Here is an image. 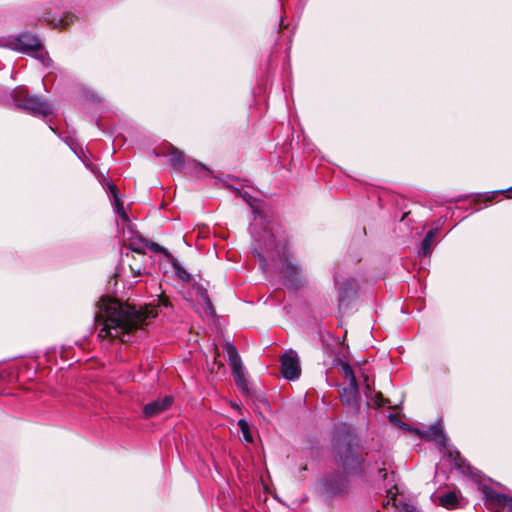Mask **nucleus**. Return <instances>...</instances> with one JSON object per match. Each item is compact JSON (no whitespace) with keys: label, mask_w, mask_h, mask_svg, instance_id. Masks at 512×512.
Instances as JSON below:
<instances>
[{"label":"nucleus","mask_w":512,"mask_h":512,"mask_svg":"<svg viewBox=\"0 0 512 512\" xmlns=\"http://www.w3.org/2000/svg\"><path fill=\"white\" fill-rule=\"evenodd\" d=\"M101 303L95 316L96 325H102L98 333L101 339L118 338L121 342H130L135 331L149 325L158 315L152 305L136 307L112 299H102Z\"/></svg>","instance_id":"1"},{"label":"nucleus","mask_w":512,"mask_h":512,"mask_svg":"<svg viewBox=\"0 0 512 512\" xmlns=\"http://www.w3.org/2000/svg\"><path fill=\"white\" fill-rule=\"evenodd\" d=\"M223 350L227 354L228 362L232 369L235 383L238 388L241 389L243 394L251 399L254 413L257 416H265L268 413H272L268 400L262 394L252 391L251 387L249 386V382L245 376L242 360L236 347L231 342H226L223 345Z\"/></svg>","instance_id":"2"},{"label":"nucleus","mask_w":512,"mask_h":512,"mask_svg":"<svg viewBox=\"0 0 512 512\" xmlns=\"http://www.w3.org/2000/svg\"><path fill=\"white\" fill-rule=\"evenodd\" d=\"M354 436L346 427H340L333 432V449L348 473H356L361 470L362 460L353 447Z\"/></svg>","instance_id":"3"},{"label":"nucleus","mask_w":512,"mask_h":512,"mask_svg":"<svg viewBox=\"0 0 512 512\" xmlns=\"http://www.w3.org/2000/svg\"><path fill=\"white\" fill-rule=\"evenodd\" d=\"M14 104L34 116L46 117L53 111L52 106L36 95H31L27 88L17 87L11 93Z\"/></svg>","instance_id":"4"},{"label":"nucleus","mask_w":512,"mask_h":512,"mask_svg":"<svg viewBox=\"0 0 512 512\" xmlns=\"http://www.w3.org/2000/svg\"><path fill=\"white\" fill-rule=\"evenodd\" d=\"M389 420L399 427L414 433L421 439L434 441L441 450L446 449L448 446V437L444 432L443 423L441 420H437L428 429L412 428L409 425L401 422L400 418H389Z\"/></svg>","instance_id":"5"},{"label":"nucleus","mask_w":512,"mask_h":512,"mask_svg":"<svg viewBox=\"0 0 512 512\" xmlns=\"http://www.w3.org/2000/svg\"><path fill=\"white\" fill-rule=\"evenodd\" d=\"M167 155L169 156L171 166L177 171L196 174L197 176H207L210 174L208 168L203 164L187 160L184 153L173 146L169 148Z\"/></svg>","instance_id":"6"},{"label":"nucleus","mask_w":512,"mask_h":512,"mask_svg":"<svg viewBox=\"0 0 512 512\" xmlns=\"http://www.w3.org/2000/svg\"><path fill=\"white\" fill-rule=\"evenodd\" d=\"M486 508L491 512H512V497L496 491L488 485L479 487Z\"/></svg>","instance_id":"7"},{"label":"nucleus","mask_w":512,"mask_h":512,"mask_svg":"<svg viewBox=\"0 0 512 512\" xmlns=\"http://www.w3.org/2000/svg\"><path fill=\"white\" fill-rule=\"evenodd\" d=\"M363 377V384L365 387L364 393L366 398L368 399L367 405L369 407L373 408H384L387 406L389 412L386 416L392 417V416H400L399 409L400 407L398 405H391L390 401L383 397L381 392H376L373 388L374 380L370 379V377L362 372Z\"/></svg>","instance_id":"8"},{"label":"nucleus","mask_w":512,"mask_h":512,"mask_svg":"<svg viewBox=\"0 0 512 512\" xmlns=\"http://www.w3.org/2000/svg\"><path fill=\"white\" fill-rule=\"evenodd\" d=\"M281 372L287 380H295L300 376V361L294 350H287L281 356Z\"/></svg>","instance_id":"9"},{"label":"nucleus","mask_w":512,"mask_h":512,"mask_svg":"<svg viewBox=\"0 0 512 512\" xmlns=\"http://www.w3.org/2000/svg\"><path fill=\"white\" fill-rule=\"evenodd\" d=\"M340 398L344 406L351 408L353 412L359 409V386L357 381L348 383L340 393Z\"/></svg>","instance_id":"10"},{"label":"nucleus","mask_w":512,"mask_h":512,"mask_svg":"<svg viewBox=\"0 0 512 512\" xmlns=\"http://www.w3.org/2000/svg\"><path fill=\"white\" fill-rule=\"evenodd\" d=\"M323 490L328 495H338L346 489V479L340 474H333L322 479Z\"/></svg>","instance_id":"11"},{"label":"nucleus","mask_w":512,"mask_h":512,"mask_svg":"<svg viewBox=\"0 0 512 512\" xmlns=\"http://www.w3.org/2000/svg\"><path fill=\"white\" fill-rule=\"evenodd\" d=\"M15 49L19 51H37L41 49V42L38 37L29 33H23L15 38Z\"/></svg>","instance_id":"12"},{"label":"nucleus","mask_w":512,"mask_h":512,"mask_svg":"<svg viewBox=\"0 0 512 512\" xmlns=\"http://www.w3.org/2000/svg\"><path fill=\"white\" fill-rule=\"evenodd\" d=\"M197 305L201 315L209 317L215 316V309L212 301L203 287L197 288Z\"/></svg>","instance_id":"13"},{"label":"nucleus","mask_w":512,"mask_h":512,"mask_svg":"<svg viewBox=\"0 0 512 512\" xmlns=\"http://www.w3.org/2000/svg\"><path fill=\"white\" fill-rule=\"evenodd\" d=\"M173 403L172 396H165L145 405L144 412L146 416H152L165 412Z\"/></svg>","instance_id":"14"},{"label":"nucleus","mask_w":512,"mask_h":512,"mask_svg":"<svg viewBox=\"0 0 512 512\" xmlns=\"http://www.w3.org/2000/svg\"><path fill=\"white\" fill-rule=\"evenodd\" d=\"M284 258H286L285 255ZM301 272L302 269L300 266L288 261L287 259H284V264L281 273L287 281L291 282L294 285L300 284Z\"/></svg>","instance_id":"15"},{"label":"nucleus","mask_w":512,"mask_h":512,"mask_svg":"<svg viewBox=\"0 0 512 512\" xmlns=\"http://www.w3.org/2000/svg\"><path fill=\"white\" fill-rule=\"evenodd\" d=\"M448 456L454 461L455 466L465 475L477 479V471L463 459L458 451H448Z\"/></svg>","instance_id":"16"},{"label":"nucleus","mask_w":512,"mask_h":512,"mask_svg":"<svg viewBox=\"0 0 512 512\" xmlns=\"http://www.w3.org/2000/svg\"><path fill=\"white\" fill-rule=\"evenodd\" d=\"M74 16L70 13H65L63 16L54 15L51 19L46 17L45 22L53 25L54 28L66 29L72 22Z\"/></svg>","instance_id":"17"},{"label":"nucleus","mask_w":512,"mask_h":512,"mask_svg":"<svg viewBox=\"0 0 512 512\" xmlns=\"http://www.w3.org/2000/svg\"><path fill=\"white\" fill-rule=\"evenodd\" d=\"M440 504L447 509H455L458 506V492L449 491L440 496Z\"/></svg>","instance_id":"18"},{"label":"nucleus","mask_w":512,"mask_h":512,"mask_svg":"<svg viewBox=\"0 0 512 512\" xmlns=\"http://www.w3.org/2000/svg\"><path fill=\"white\" fill-rule=\"evenodd\" d=\"M436 232H437L436 229H432V230L428 231L427 234L425 235L424 239L422 240L421 253L423 254V256H428L431 253L432 242H433V238H434Z\"/></svg>","instance_id":"19"},{"label":"nucleus","mask_w":512,"mask_h":512,"mask_svg":"<svg viewBox=\"0 0 512 512\" xmlns=\"http://www.w3.org/2000/svg\"><path fill=\"white\" fill-rule=\"evenodd\" d=\"M238 426L241 430L243 441L246 443H252L253 435L248 421L245 418H240L238 421Z\"/></svg>","instance_id":"20"},{"label":"nucleus","mask_w":512,"mask_h":512,"mask_svg":"<svg viewBox=\"0 0 512 512\" xmlns=\"http://www.w3.org/2000/svg\"><path fill=\"white\" fill-rule=\"evenodd\" d=\"M144 242H145V239L143 237L131 239V240H129V243L127 244V248L133 252L138 253V254H145L146 246H145Z\"/></svg>","instance_id":"21"},{"label":"nucleus","mask_w":512,"mask_h":512,"mask_svg":"<svg viewBox=\"0 0 512 512\" xmlns=\"http://www.w3.org/2000/svg\"><path fill=\"white\" fill-rule=\"evenodd\" d=\"M338 366L340 367L343 376L348 380V383H354L357 381L352 367L347 362L340 361Z\"/></svg>","instance_id":"22"},{"label":"nucleus","mask_w":512,"mask_h":512,"mask_svg":"<svg viewBox=\"0 0 512 512\" xmlns=\"http://www.w3.org/2000/svg\"><path fill=\"white\" fill-rule=\"evenodd\" d=\"M172 265L179 279L185 282H189L191 280V275L179 263L173 262Z\"/></svg>","instance_id":"23"},{"label":"nucleus","mask_w":512,"mask_h":512,"mask_svg":"<svg viewBox=\"0 0 512 512\" xmlns=\"http://www.w3.org/2000/svg\"><path fill=\"white\" fill-rule=\"evenodd\" d=\"M146 248H149L151 251L155 252V253H163V254H168L167 250L160 246L158 243L156 242H151V241H148L145 239V242H144Z\"/></svg>","instance_id":"24"},{"label":"nucleus","mask_w":512,"mask_h":512,"mask_svg":"<svg viewBox=\"0 0 512 512\" xmlns=\"http://www.w3.org/2000/svg\"><path fill=\"white\" fill-rule=\"evenodd\" d=\"M80 153H81V155H78V156L82 160V162L85 164V166L88 167L91 171L95 172L94 165L87 159V157L82 149H80Z\"/></svg>","instance_id":"25"},{"label":"nucleus","mask_w":512,"mask_h":512,"mask_svg":"<svg viewBox=\"0 0 512 512\" xmlns=\"http://www.w3.org/2000/svg\"><path fill=\"white\" fill-rule=\"evenodd\" d=\"M511 192H512V187H510V188H508L506 190H502V191H498V192L493 193L491 196H489L487 198V200L491 201L492 199L495 198V196L497 194H505L507 198H510L511 197V195H510Z\"/></svg>","instance_id":"26"},{"label":"nucleus","mask_w":512,"mask_h":512,"mask_svg":"<svg viewBox=\"0 0 512 512\" xmlns=\"http://www.w3.org/2000/svg\"><path fill=\"white\" fill-rule=\"evenodd\" d=\"M400 512H421L420 510H418L416 507L414 506H411V505H406L404 506Z\"/></svg>","instance_id":"27"},{"label":"nucleus","mask_w":512,"mask_h":512,"mask_svg":"<svg viewBox=\"0 0 512 512\" xmlns=\"http://www.w3.org/2000/svg\"><path fill=\"white\" fill-rule=\"evenodd\" d=\"M158 302H159L158 306H164V307L170 306L169 300L166 297H164V296L159 298Z\"/></svg>","instance_id":"28"},{"label":"nucleus","mask_w":512,"mask_h":512,"mask_svg":"<svg viewBox=\"0 0 512 512\" xmlns=\"http://www.w3.org/2000/svg\"><path fill=\"white\" fill-rule=\"evenodd\" d=\"M219 352L217 347H215V356H214V363H218L219 367H224V364L222 362H218Z\"/></svg>","instance_id":"29"},{"label":"nucleus","mask_w":512,"mask_h":512,"mask_svg":"<svg viewBox=\"0 0 512 512\" xmlns=\"http://www.w3.org/2000/svg\"><path fill=\"white\" fill-rule=\"evenodd\" d=\"M109 190H110V192H111L114 196H116V194H117V187H116L114 184H112V183H110V184H109Z\"/></svg>","instance_id":"30"},{"label":"nucleus","mask_w":512,"mask_h":512,"mask_svg":"<svg viewBox=\"0 0 512 512\" xmlns=\"http://www.w3.org/2000/svg\"><path fill=\"white\" fill-rule=\"evenodd\" d=\"M131 269H132V271L135 273V275H136V276L141 275V270H140V268H139V269H137L136 271H135L133 268H131Z\"/></svg>","instance_id":"31"},{"label":"nucleus","mask_w":512,"mask_h":512,"mask_svg":"<svg viewBox=\"0 0 512 512\" xmlns=\"http://www.w3.org/2000/svg\"><path fill=\"white\" fill-rule=\"evenodd\" d=\"M384 471H385V469H379V473H382Z\"/></svg>","instance_id":"32"},{"label":"nucleus","mask_w":512,"mask_h":512,"mask_svg":"<svg viewBox=\"0 0 512 512\" xmlns=\"http://www.w3.org/2000/svg\"><path fill=\"white\" fill-rule=\"evenodd\" d=\"M2 379V375L0 374V380Z\"/></svg>","instance_id":"33"}]
</instances>
